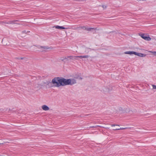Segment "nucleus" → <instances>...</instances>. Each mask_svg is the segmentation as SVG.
I'll use <instances>...</instances> for the list:
<instances>
[{
    "instance_id": "f257e3e1",
    "label": "nucleus",
    "mask_w": 156,
    "mask_h": 156,
    "mask_svg": "<svg viewBox=\"0 0 156 156\" xmlns=\"http://www.w3.org/2000/svg\"><path fill=\"white\" fill-rule=\"evenodd\" d=\"M51 83L53 86L59 87L64 86V78L59 77H55L52 79Z\"/></svg>"
},
{
    "instance_id": "f03ea898",
    "label": "nucleus",
    "mask_w": 156,
    "mask_h": 156,
    "mask_svg": "<svg viewBox=\"0 0 156 156\" xmlns=\"http://www.w3.org/2000/svg\"><path fill=\"white\" fill-rule=\"evenodd\" d=\"M76 83V80L74 79H65L64 78V86L72 85Z\"/></svg>"
},
{
    "instance_id": "7ed1b4c3",
    "label": "nucleus",
    "mask_w": 156,
    "mask_h": 156,
    "mask_svg": "<svg viewBox=\"0 0 156 156\" xmlns=\"http://www.w3.org/2000/svg\"><path fill=\"white\" fill-rule=\"evenodd\" d=\"M125 54H134L136 55H137L140 57H144L146 56V55L144 54L141 53H137L134 51H127L124 52Z\"/></svg>"
},
{
    "instance_id": "20e7f679",
    "label": "nucleus",
    "mask_w": 156,
    "mask_h": 156,
    "mask_svg": "<svg viewBox=\"0 0 156 156\" xmlns=\"http://www.w3.org/2000/svg\"><path fill=\"white\" fill-rule=\"evenodd\" d=\"M38 48L40 51H45L47 50L51 49H52L51 47H49L46 46H38Z\"/></svg>"
},
{
    "instance_id": "39448f33",
    "label": "nucleus",
    "mask_w": 156,
    "mask_h": 156,
    "mask_svg": "<svg viewBox=\"0 0 156 156\" xmlns=\"http://www.w3.org/2000/svg\"><path fill=\"white\" fill-rule=\"evenodd\" d=\"M139 35L143 39L145 40L150 41L151 40V38L149 37V35L145 34H140Z\"/></svg>"
},
{
    "instance_id": "423d86ee",
    "label": "nucleus",
    "mask_w": 156,
    "mask_h": 156,
    "mask_svg": "<svg viewBox=\"0 0 156 156\" xmlns=\"http://www.w3.org/2000/svg\"><path fill=\"white\" fill-rule=\"evenodd\" d=\"M41 108L44 111H48L50 110L48 106L45 105H42Z\"/></svg>"
},
{
    "instance_id": "0eeeda50",
    "label": "nucleus",
    "mask_w": 156,
    "mask_h": 156,
    "mask_svg": "<svg viewBox=\"0 0 156 156\" xmlns=\"http://www.w3.org/2000/svg\"><path fill=\"white\" fill-rule=\"evenodd\" d=\"M55 27L56 29H68L67 28H66L63 27V26H55Z\"/></svg>"
},
{
    "instance_id": "6e6552de",
    "label": "nucleus",
    "mask_w": 156,
    "mask_h": 156,
    "mask_svg": "<svg viewBox=\"0 0 156 156\" xmlns=\"http://www.w3.org/2000/svg\"><path fill=\"white\" fill-rule=\"evenodd\" d=\"M94 29H95L94 28H91V27L89 28V27H87L86 29V30L88 31H91L92 30H94Z\"/></svg>"
},
{
    "instance_id": "1a4fd4ad",
    "label": "nucleus",
    "mask_w": 156,
    "mask_h": 156,
    "mask_svg": "<svg viewBox=\"0 0 156 156\" xmlns=\"http://www.w3.org/2000/svg\"><path fill=\"white\" fill-rule=\"evenodd\" d=\"M66 59H67V57L64 56L61 57L60 58V60L62 61H63Z\"/></svg>"
},
{
    "instance_id": "9d476101",
    "label": "nucleus",
    "mask_w": 156,
    "mask_h": 156,
    "mask_svg": "<svg viewBox=\"0 0 156 156\" xmlns=\"http://www.w3.org/2000/svg\"><path fill=\"white\" fill-rule=\"evenodd\" d=\"M101 90L105 92H108L109 91V90L108 89H107V88L105 87L102 88Z\"/></svg>"
},
{
    "instance_id": "9b49d317",
    "label": "nucleus",
    "mask_w": 156,
    "mask_h": 156,
    "mask_svg": "<svg viewBox=\"0 0 156 156\" xmlns=\"http://www.w3.org/2000/svg\"><path fill=\"white\" fill-rule=\"evenodd\" d=\"M42 87V85H41V84H37H37H35L34 86V87L35 88H40Z\"/></svg>"
},
{
    "instance_id": "f8f14e48",
    "label": "nucleus",
    "mask_w": 156,
    "mask_h": 156,
    "mask_svg": "<svg viewBox=\"0 0 156 156\" xmlns=\"http://www.w3.org/2000/svg\"><path fill=\"white\" fill-rule=\"evenodd\" d=\"M127 128H126V127L124 128H119V129H113L114 130H119L125 129H127Z\"/></svg>"
},
{
    "instance_id": "ddd939ff",
    "label": "nucleus",
    "mask_w": 156,
    "mask_h": 156,
    "mask_svg": "<svg viewBox=\"0 0 156 156\" xmlns=\"http://www.w3.org/2000/svg\"><path fill=\"white\" fill-rule=\"evenodd\" d=\"M149 52L152 53L154 56H156V51H149Z\"/></svg>"
},
{
    "instance_id": "4468645a",
    "label": "nucleus",
    "mask_w": 156,
    "mask_h": 156,
    "mask_svg": "<svg viewBox=\"0 0 156 156\" xmlns=\"http://www.w3.org/2000/svg\"><path fill=\"white\" fill-rule=\"evenodd\" d=\"M80 28L81 29L86 30L87 27L85 26H80Z\"/></svg>"
},
{
    "instance_id": "2eb2a0df",
    "label": "nucleus",
    "mask_w": 156,
    "mask_h": 156,
    "mask_svg": "<svg viewBox=\"0 0 156 156\" xmlns=\"http://www.w3.org/2000/svg\"><path fill=\"white\" fill-rule=\"evenodd\" d=\"M67 59L69 58V59H72L73 58V56H67Z\"/></svg>"
},
{
    "instance_id": "dca6fc26",
    "label": "nucleus",
    "mask_w": 156,
    "mask_h": 156,
    "mask_svg": "<svg viewBox=\"0 0 156 156\" xmlns=\"http://www.w3.org/2000/svg\"><path fill=\"white\" fill-rule=\"evenodd\" d=\"M102 7L104 9H105L107 8V6L106 5H103L102 6Z\"/></svg>"
},
{
    "instance_id": "f3484780",
    "label": "nucleus",
    "mask_w": 156,
    "mask_h": 156,
    "mask_svg": "<svg viewBox=\"0 0 156 156\" xmlns=\"http://www.w3.org/2000/svg\"><path fill=\"white\" fill-rule=\"evenodd\" d=\"M89 57L88 55H83V58H87Z\"/></svg>"
},
{
    "instance_id": "a211bd4d",
    "label": "nucleus",
    "mask_w": 156,
    "mask_h": 156,
    "mask_svg": "<svg viewBox=\"0 0 156 156\" xmlns=\"http://www.w3.org/2000/svg\"><path fill=\"white\" fill-rule=\"evenodd\" d=\"M153 89H156V86L155 85H152Z\"/></svg>"
},
{
    "instance_id": "6ab92c4d",
    "label": "nucleus",
    "mask_w": 156,
    "mask_h": 156,
    "mask_svg": "<svg viewBox=\"0 0 156 156\" xmlns=\"http://www.w3.org/2000/svg\"><path fill=\"white\" fill-rule=\"evenodd\" d=\"M75 57H78V58H83V56L81 55V56H75Z\"/></svg>"
},
{
    "instance_id": "aec40b11",
    "label": "nucleus",
    "mask_w": 156,
    "mask_h": 156,
    "mask_svg": "<svg viewBox=\"0 0 156 156\" xmlns=\"http://www.w3.org/2000/svg\"><path fill=\"white\" fill-rule=\"evenodd\" d=\"M119 126V125H115V124H112L111 125V126Z\"/></svg>"
},
{
    "instance_id": "412c9836",
    "label": "nucleus",
    "mask_w": 156,
    "mask_h": 156,
    "mask_svg": "<svg viewBox=\"0 0 156 156\" xmlns=\"http://www.w3.org/2000/svg\"><path fill=\"white\" fill-rule=\"evenodd\" d=\"M4 144V143H0V144Z\"/></svg>"
},
{
    "instance_id": "4be33fe9",
    "label": "nucleus",
    "mask_w": 156,
    "mask_h": 156,
    "mask_svg": "<svg viewBox=\"0 0 156 156\" xmlns=\"http://www.w3.org/2000/svg\"><path fill=\"white\" fill-rule=\"evenodd\" d=\"M11 23V22H9V23Z\"/></svg>"
},
{
    "instance_id": "5701e85b",
    "label": "nucleus",
    "mask_w": 156,
    "mask_h": 156,
    "mask_svg": "<svg viewBox=\"0 0 156 156\" xmlns=\"http://www.w3.org/2000/svg\"><path fill=\"white\" fill-rule=\"evenodd\" d=\"M92 127V128H95V127H94V126H93V127Z\"/></svg>"
}]
</instances>
